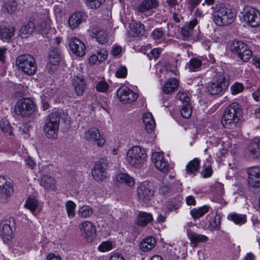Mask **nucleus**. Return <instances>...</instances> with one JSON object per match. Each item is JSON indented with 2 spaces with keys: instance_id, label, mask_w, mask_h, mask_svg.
Returning a JSON list of instances; mask_svg holds the SVG:
<instances>
[{
  "instance_id": "1",
  "label": "nucleus",
  "mask_w": 260,
  "mask_h": 260,
  "mask_svg": "<svg viewBox=\"0 0 260 260\" xmlns=\"http://www.w3.org/2000/svg\"><path fill=\"white\" fill-rule=\"evenodd\" d=\"M242 116L240 106L236 102L230 104L224 110L221 123L225 128H234L239 123Z\"/></svg>"
},
{
  "instance_id": "2",
  "label": "nucleus",
  "mask_w": 260,
  "mask_h": 260,
  "mask_svg": "<svg viewBox=\"0 0 260 260\" xmlns=\"http://www.w3.org/2000/svg\"><path fill=\"white\" fill-rule=\"evenodd\" d=\"M145 149L139 146L131 147L127 152L125 161L130 167L141 168L147 159Z\"/></svg>"
},
{
  "instance_id": "3",
  "label": "nucleus",
  "mask_w": 260,
  "mask_h": 260,
  "mask_svg": "<svg viewBox=\"0 0 260 260\" xmlns=\"http://www.w3.org/2000/svg\"><path fill=\"white\" fill-rule=\"evenodd\" d=\"M230 77L223 71L217 73L213 78V81L208 86V90L211 95L222 93L228 87Z\"/></svg>"
},
{
  "instance_id": "4",
  "label": "nucleus",
  "mask_w": 260,
  "mask_h": 260,
  "mask_svg": "<svg viewBox=\"0 0 260 260\" xmlns=\"http://www.w3.org/2000/svg\"><path fill=\"white\" fill-rule=\"evenodd\" d=\"M60 118V114L56 111L51 113L47 117L43 128L48 138L55 139L57 138Z\"/></svg>"
},
{
  "instance_id": "5",
  "label": "nucleus",
  "mask_w": 260,
  "mask_h": 260,
  "mask_svg": "<svg viewBox=\"0 0 260 260\" xmlns=\"http://www.w3.org/2000/svg\"><path fill=\"white\" fill-rule=\"evenodd\" d=\"M16 64L19 70L27 75H35L37 70L36 59L29 54H25L18 56Z\"/></svg>"
},
{
  "instance_id": "6",
  "label": "nucleus",
  "mask_w": 260,
  "mask_h": 260,
  "mask_svg": "<svg viewBox=\"0 0 260 260\" xmlns=\"http://www.w3.org/2000/svg\"><path fill=\"white\" fill-rule=\"evenodd\" d=\"M36 106L30 98H24L18 100L14 108L15 113L22 117H28L36 111Z\"/></svg>"
},
{
  "instance_id": "7",
  "label": "nucleus",
  "mask_w": 260,
  "mask_h": 260,
  "mask_svg": "<svg viewBox=\"0 0 260 260\" xmlns=\"http://www.w3.org/2000/svg\"><path fill=\"white\" fill-rule=\"evenodd\" d=\"M138 197L140 202L148 203L153 196L154 191L148 182H143L137 190Z\"/></svg>"
},
{
  "instance_id": "8",
  "label": "nucleus",
  "mask_w": 260,
  "mask_h": 260,
  "mask_svg": "<svg viewBox=\"0 0 260 260\" xmlns=\"http://www.w3.org/2000/svg\"><path fill=\"white\" fill-rule=\"evenodd\" d=\"M117 96L123 104H129L135 102L138 95L127 87L122 86L117 90Z\"/></svg>"
},
{
  "instance_id": "9",
  "label": "nucleus",
  "mask_w": 260,
  "mask_h": 260,
  "mask_svg": "<svg viewBox=\"0 0 260 260\" xmlns=\"http://www.w3.org/2000/svg\"><path fill=\"white\" fill-rule=\"evenodd\" d=\"M107 161L104 158L100 159L94 163V169L92 171L93 179L97 181L103 180L107 177Z\"/></svg>"
},
{
  "instance_id": "10",
  "label": "nucleus",
  "mask_w": 260,
  "mask_h": 260,
  "mask_svg": "<svg viewBox=\"0 0 260 260\" xmlns=\"http://www.w3.org/2000/svg\"><path fill=\"white\" fill-rule=\"evenodd\" d=\"M79 228L83 238L88 242H92L95 236V227L89 221L81 223Z\"/></svg>"
},
{
  "instance_id": "11",
  "label": "nucleus",
  "mask_w": 260,
  "mask_h": 260,
  "mask_svg": "<svg viewBox=\"0 0 260 260\" xmlns=\"http://www.w3.org/2000/svg\"><path fill=\"white\" fill-rule=\"evenodd\" d=\"M51 20L49 17H39L35 23L36 31L43 37L49 38V30L50 28Z\"/></svg>"
},
{
  "instance_id": "12",
  "label": "nucleus",
  "mask_w": 260,
  "mask_h": 260,
  "mask_svg": "<svg viewBox=\"0 0 260 260\" xmlns=\"http://www.w3.org/2000/svg\"><path fill=\"white\" fill-rule=\"evenodd\" d=\"M84 139L87 141L96 143L98 147H102L105 143V139L101 136L99 129L95 127L86 132Z\"/></svg>"
},
{
  "instance_id": "13",
  "label": "nucleus",
  "mask_w": 260,
  "mask_h": 260,
  "mask_svg": "<svg viewBox=\"0 0 260 260\" xmlns=\"http://www.w3.org/2000/svg\"><path fill=\"white\" fill-rule=\"evenodd\" d=\"M89 37L95 39L100 44H105L108 41V34L106 30L100 27H92L88 30Z\"/></svg>"
},
{
  "instance_id": "14",
  "label": "nucleus",
  "mask_w": 260,
  "mask_h": 260,
  "mask_svg": "<svg viewBox=\"0 0 260 260\" xmlns=\"http://www.w3.org/2000/svg\"><path fill=\"white\" fill-rule=\"evenodd\" d=\"M152 161L155 164L156 168L159 171L164 173L169 171V164L164 158L163 152H153L152 155Z\"/></svg>"
},
{
  "instance_id": "15",
  "label": "nucleus",
  "mask_w": 260,
  "mask_h": 260,
  "mask_svg": "<svg viewBox=\"0 0 260 260\" xmlns=\"http://www.w3.org/2000/svg\"><path fill=\"white\" fill-rule=\"evenodd\" d=\"M69 46L73 53L78 56H83L85 54L86 47L85 44L79 39H72L69 43Z\"/></svg>"
},
{
  "instance_id": "16",
  "label": "nucleus",
  "mask_w": 260,
  "mask_h": 260,
  "mask_svg": "<svg viewBox=\"0 0 260 260\" xmlns=\"http://www.w3.org/2000/svg\"><path fill=\"white\" fill-rule=\"evenodd\" d=\"M127 20L129 27V34L133 37H138L143 35L145 29L144 25L140 21H136L133 17Z\"/></svg>"
},
{
  "instance_id": "17",
  "label": "nucleus",
  "mask_w": 260,
  "mask_h": 260,
  "mask_svg": "<svg viewBox=\"0 0 260 260\" xmlns=\"http://www.w3.org/2000/svg\"><path fill=\"white\" fill-rule=\"evenodd\" d=\"M198 23L197 19L195 18L181 27V35L183 40H189L192 38L193 28Z\"/></svg>"
},
{
  "instance_id": "18",
  "label": "nucleus",
  "mask_w": 260,
  "mask_h": 260,
  "mask_svg": "<svg viewBox=\"0 0 260 260\" xmlns=\"http://www.w3.org/2000/svg\"><path fill=\"white\" fill-rule=\"evenodd\" d=\"M10 224V221L7 220H3L0 223V236L4 241L12 238L13 231Z\"/></svg>"
},
{
  "instance_id": "19",
  "label": "nucleus",
  "mask_w": 260,
  "mask_h": 260,
  "mask_svg": "<svg viewBox=\"0 0 260 260\" xmlns=\"http://www.w3.org/2000/svg\"><path fill=\"white\" fill-rule=\"evenodd\" d=\"M73 84L77 95H82L87 86L84 78L82 76H75L73 79Z\"/></svg>"
},
{
  "instance_id": "20",
  "label": "nucleus",
  "mask_w": 260,
  "mask_h": 260,
  "mask_svg": "<svg viewBox=\"0 0 260 260\" xmlns=\"http://www.w3.org/2000/svg\"><path fill=\"white\" fill-rule=\"evenodd\" d=\"M153 219V217L151 213L140 211L136 217V223L138 226L145 227L151 222Z\"/></svg>"
},
{
  "instance_id": "21",
  "label": "nucleus",
  "mask_w": 260,
  "mask_h": 260,
  "mask_svg": "<svg viewBox=\"0 0 260 260\" xmlns=\"http://www.w3.org/2000/svg\"><path fill=\"white\" fill-rule=\"evenodd\" d=\"M40 185L48 190H54L56 183L54 178L48 175H43L40 177Z\"/></svg>"
},
{
  "instance_id": "22",
  "label": "nucleus",
  "mask_w": 260,
  "mask_h": 260,
  "mask_svg": "<svg viewBox=\"0 0 260 260\" xmlns=\"http://www.w3.org/2000/svg\"><path fill=\"white\" fill-rule=\"evenodd\" d=\"M247 150L252 158H257L260 157V138L253 139L249 143Z\"/></svg>"
},
{
  "instance_id": "23",
  "label": "nucleus",
  "mask_w": 260,
  "mask_h": 260,
  "mask_svg": "<svg viewBox=\"0 0 260 260\" xmlns=\"http://www.w3.org/2000/svg\"><path fill=\"white\" fill-rule=\"evenodd\" d=\"M187 236L193 247H196L199 243L206 242L208 240L206 236L198 234L191 231H187Z\"/></svg>"
},
{
  "instance_id": "24",
  "label": "nucleus",
  "mask_w": 260,
  "mask_h": 260,
  "mask_svg": "<svg viewBox=\"0 0 260 260\" xmlns=\"http://www.w3.org/2000/svg\"><path fill=\"white\" fill-rule=\"evenodd\" d=\"M143 121L146 131L148 133H151L155 127V123L152 114L147 112L143 115Z\"/></svg>"
},
{
  "instance_id": "25",
  "label": "nucleus",
  "mask_w": 260,
  "mask_h": 260,
  "mask_svg": "<svg viewBox=\"0 0 260 260\" xmlns=\"http://www.w3.org/2000/svg\"><path fill=\"white\" fill-rule=\"evenodd\" d=\"M15 28L13 26L3 27L0 28V37L3 41L9 42L14 37Z\"/></svg>"
},
{
  "instance_id": "26",
  "label": "nucleus",
  "mask_w": 260,
  "mask_h": 260,
  "mask_svg": "<svg viewBox=\"0 0 260 260\" xmlns=\"http://www.w3.org/2000/svg\"><path fill=\"white\" fill-rule=\"evenodd\" d=\"M179 85V81L175 78H171L168 80L163 86V91L165 94L174 92Z\"/></svg>"
},
{
  "instance_id": "27",
  "label": "nucleus",
  "mask_w": 260,
  "mask_h": 260,
  "mask_svg": "<svg viewBox=\"0 0 260 260\" xmlns=\"http://www.w3.org/2000/svg\"><path fill=\"white\" fill-rule=\"evenodd\" d=\"M116 181L119 183H124L129 186L135 184L134 179L126 173H119L116 177Z\"/></svg>"
},
{
  "instance_id": "28",
  "label": "nucleus",
  "mask_w": 260,
  "mask_h": 260,
  "mask_svg": "<svg viewBox=\"0 0 260 260\" xmlns=\"http://www.w3.org/2000/svg\"><path fill=\"white\" fill-rule=\"evenodd\" d=\"M227 218L228 220L233 221L234 223L238 225H242L246 223L247 217L246 215L238 214L236 212L230 213Z\"/></svg>"
},
{
  "instance_id": "29",
  "label": "nucleus",
  "mask_w": 260,
  "mask_h": 260,
  "mask_svg": "<svg viewBox=\"0 0 260 260\" xmlns=\"http://www.w3.org/2000/svg\"><path fill=\"white\" fill-rule=\"evenodd\" d=\"M39 205V201L36 197L29 196L26 199L24 207L34 214L36 215V210Z\"/></svg>"
},
{
  "instance_id": "30",
  "label": "nucleus",
  "mask_w": 260,
  "mask_h": 260,
  "mask_svg": "<svg viewBox=\"0 0 260 260\" xmlns=\"http://www.w3.org/2000/svg\"><path fill=\"white\" fill-rule=\"evenodd\" d=\"M35 23L31 21L21 26L20 29V36L22 38H27L35 30Z\"/></svg>"
},
{
  "instance_id": "31",
  "label": "nucleus",
  "mask_w": 260,
  "mask_h": 260,
  "mask_svg": "<svg viewBox=\"0 0 260 260\" xmlns=\"http://www.w3.org/2000/svg\"><path fill=\"white\" fill-rule=\"evenodd\" d=\"M155 243V239L153 237H148L141 243L140 248L144 251H147L153 248Z\"/></svg>"
},
{
  "instance_id": "32",
  "label": "nucleus",
  "mask_w": 260,
  "mask_h": 260,
  "mask_svg": "<svg viewBox=\"0 0 260 260\" xmlns=\"http://www.w3.org/2000/svg\"><path fill=\"white\" fill-rule=\"evenodd\" d=\"M209 206H203L198 208H193L192 209L190 213L194 220L200 218L204 215L209 210Z\"/></svg>"
},
{
  "instance_id": "33",
  "label": "nucleus",
  "mask_w": 260,
  "mask_h": 260,
  "mask_svg": "<svg viewBox=\"0 0 260 260\" xmlns=\"http://www.w3.org/2000/svg\"><path fill=\"white\" fill-rule=\"evenodd\" d=\"M202 64V60L198 58L193 57L186 64V68L191 72H197L200 70Z\"/></svg>"
},
{
  "instance_id": "34",
  "label": "nucleus",
  "mask_w": 260,
  "mask_h": 260,
  "mask_svg": "<svg viewBox=\"0 0 260 260\" xmlns=\"http://www.w3.org/2000/svg\"><path fill=\"white\" fill-rule=\"evenodd\" d=\"M13 192V188L11 184L5 186L4 188H0V198L3 202H6L8 199L11 197Z\"/></svg>"
},
{
  "instance_id": "35",
  "label": "nucleus",
  "mask_w": 260,
  "mask_h": 260,
  "mask_svg": "<svg viewBox=\"0 0 260 260\" xmlns=\"http://www.w3.org/2000/svg\"><path fill=\"white\" fill-rule=\"evenodd\" d=\"M247 46L243 42L235 41L231 44L230 49L234 54L238 55L242 50H244Z\"/></svg>"
},
{
  "instance_id": "36",
  "label": "nucleus",
  "mask_w": 260,
  "mask_h": 260,
  "mask_svg": "<svg viewBox=\"0 0 260 260\" xmlns=\"http://www.w3.org/2000/svg\"><path fill=\"white\" fill-rule=\"evenodd\" d=\"M235 17H213V21L220 26H226L232 23Z\"/></svg>"
},
{
  "instance_id": "37",
  "label": "nucleus",
  "mask_w": 260,
  "mask_h": 260,
  "mask_svg": "<svg viewBox=\"0 0 260 260\" xmlns=\"http://www.w3.org/2000/svg\"><path fill=\"white\" fill-rule=\"evenodd\" d=\"M200 161L199 159L195 158L190 161L186 166V172L188 174L196 173L199 169Z\"/></svg>"
},
{
  "instance_id": "38",
  "label": "nucleus",
  "mask_w": 260,
  "mask_h": 260,
  "mask_svg": "<svg viewBox=\"0 0 260 260\" xmlns=\"http://www.w3.org/2000/svg\"><path fill=\"white\" fill-rule=\"evenodd\" d=\"M157 5L156 0H145L139 7V10L141 12H144L150 9L155 8Z\"/></svg>"
},
{
  "instance_id": "39",
  "label": "nucleus",
  "mask_w": 260,
  "mask_h": 260,
  "mask_svg": "<svg viewBox=\"0 0 260 260\" xmlns=\"http://www.w3.org/2000/svg\"><path fill=\"white\" fill-rule=\"evenodd\" d=\"M93 214V209L89 206H83L78 211V214L81 218H88Z\"/></svg>"
},
{
  "instance_id": "40",
  "label": "nucleus",
  "mask_w": 260,
  "mask_h": 260,
  "mask_svg": "<svg viewBox=\"0 0 260 260\" xmlns=\"http://www.w3.org/2000/svg\"><path fill=\"white\" fill-rule=\"evenodd\" d=\"M220 216L216 214L211 219L208 228L211 231H219L220 229Z\"/></svg>"
},
{
  "instance_id": "41",
  "label": "nucleus",
  "mask_w": 260,
  "mask_h": 260,
  "mask_svg": "<svg viewBox=\"0 0 260 260\" xmlns=\"http://www.w3.org/2000/svg\"><path fill=\"white\" fill-rule=\"evenodd\" d=\"M237 55L242 61L246 62L251 57L252 52L248 48V46H247L245 49H244V50H242L240 53H239Z\"/></svg>"
},
{
  "instance_id": "42",
  "label": "nucleus",
  "mask_w": 260,
  "mask_h": 260,
  "mask_svg": "<svg viewBox=\"0 0 260 260\" xmlns=\"http://www.w3.org/2000/svg\"><path fill=\"white\" fill-rule=\"evenodd\" d=\"M0 127L2 131L6 135L11 136L13 135V127L11 126L7 120H2L0 122Z\"/></svg>"
},
{
  "instance_id": "43",
  "label": "nucleus",
  "mask_w": 260,
  "mask_h": 260,
  "mask_svg": "<svg viewBox=\"0 0 260 260\" xmlns=\"http://www.w3.org/2000/svg\"><path fill=\"white\" fill-rule=\"evenodd\" d=\"M49 60L52 66H58L60 62V56L57 51L55 50H51L49 52Z\"/></svg>"
},
{
  "instance_id": "44",
  "label": "nucleus",
  "mask_w": 260,
  "mask_h": 260,
  "mask_svg": "<svg viewBox=\"0 0 260 260\" xmlns=\"http://www.w3.org/2000/svg\"><path fill=\"white\" fill-rule=\"evenodd\" d=\"M76 205L74 202L72 201H68L66 203V208L68 217L70 218H73L75 216V209Z\"/></svg>"
},
{
  "instance_id": "45",
  "label": "nucleus",
  "mask_w": 260,
  "mask_h": 260,
  "mask_svg": "<svg viewBox=\"0 0 260 260\" xmlns=\"http://www.w3.org/2000/svg\"><path fill=\"white\" fill-rule=\"evenodd\" d=\"M240 18L241 21L243 19L247 25L252 27H257L260 24V17H240Z\"/></svg>"
},
{
  "instance_id": "46",
  "label": "nucleus",
  "mask_w": 260,
  "mask_h": 260,
  "mask_svg": "<svg viewBox=\"0 0 260 260\" xmlns=\"http://www.w3.org/2000/svg\"><path fill=\"white\" fill-rule=\"evenodd\" d=\"M180 113L183 117L185 118H189L192 113V109L190 104L185 103V105H183Z\"/></svg>"
},
{
  "instance_id": "47",
  "label": "nucleus",
  "mask_w": 260,
  "mask_h": 260,
  "mask_svg": "<svg viewBox=\"0 0 260 260\" xmlns=\"http://www.w3.org/2000/svg\"><path fill=\"white\" fill-rule=\"evenodd\" d=\"M244 89V85L240 82H235L231 86V90L233 95H236L242 92Z\"/></svg>"
},
{
  "instance_id": "48",
  "label": "nucleus",
  "mask_w": 260,
  "mask_h": 260,
  "mask_svg": "<svg viewBox=\"0 0 260 260\" xmlns=\"http://www.w3.org/2000/svg\"><path fill=\"white\" fill-rule=\"evenodd\" d=\"M246 172L248 175V177L260 178V166H253L248 168Z\"/></svg>"
},
{
  "instance_id": "49",
  "label": "nucleus",
  "mask_w": 260,
  "mask_h": 260,
  "mask_svg": "<svg viewBox=\"0 0 260 260\" xmlns=\"http://www.w3.org/2000/svg\"><path fill=\"white\" fill-rule=\"evenodd\" d=\"M247 182L249 186L258 188L260 187V178L248 177Z\"/></svg>"
},
{
  "instance_id": "50",
  "label": "nucleus",
  "mask_w": 260,
  "mask_h": 260,
  "mask_svg": "<svg viewBox=\"0 0 260 260\" xmlns=\"http://www.w3.org/2000/svg\"><path fill=\"white\" fill-rule=\"evenodd\" d=\"M81 22V19L80 17H69L68 19V24L72 29L77 27Z\"/></svg>"
},
{
  "instance_id": "51",
  "label": "nucleus",
  "mask_w": 260,
  "mask_h": 260,
  "mask_svg": "<svg viewBox=\"0 0 260 260\" xmlns=\"http://www.w3.org/2000/svg\"><path fill=\"white\" fill-rule=\"evenodd\" d=\"M6 9L10 14H14L17 11V4L16 2L13 1H10L6 4Z\"/></svg>"
},
{
  "instance_id": "52",
  "label": "nucleus",
  "mask_w": 260,
  "mask_h": 260,
  "mask_svg": "<svg viewBox=\"0 0 260 260\" xmlns=\"http://www.w3.org/2000/svg\"><path fill=\"white\" fill-rule=\"evenodd\" d=\"M112 248V244L110 241H104L98 246V250L101 252H106L111 250Z\"/></svg>"
},
{
  "instance_id": "53",
  "label": "nucleus",
  "mask_w": 260,
  "mask_h": 260,
  "mask_svg": "<svg viewBox=\"0 0 260 260\" xmlns=\"http://www.w3.org/2000/svg\"><path fill=\"white\" fill-rule=\"evenodd\" d=\"M105 0H86L87 5L92 9L99 8Z\"/></svg>"
},
{
  "instance_id": "54",
  "label": "nucleus",
  "mask_w": 260,
  "mask_h": 260,
  "mask_svg": "<svg viewBox=\"0 0 260 260\" xmlns=\"http://www.w3.org/2000/svg\"><path fill=\"white\" fill-rule=\"evenodd\" d=\"M126 75L127 69L125 66H120L117 69L115 73V76L119 78H124Z\"/></svg>"
},
{
  "instance_id": "55",
  "label": "nucleus",
  "mask_w": 260,
  "mask_h": 260,
  "mask_svg": "<svg viewBox=\"0 0 260 260\" xmlns=\"http://www.w3.org/2000/svg\"><path fill=\"white\" fill-rule=\"evenodd\" d=\"M246 15L244 16H260L259 12L252 7H247L245 9Z\"/></svg>"
},
{
  "instance_id": "56",
  "label": "nucleus",
  "mask_w": 260,
  "mask_h": 260,
  "mask_svg": "<svg viewBox=\"0 0 260 260\" xmlns=\"http://www.w3.org/2000/svg\"><path fill=\"white\" fill-rule=\"evenodd\" d=\"M109 85L106 81H100L96 85V90L101 92H105L107 91Z\"/></svg>"
},
{
  "instance_id": "57",
  "label": "nucleus",
  "mask_w": 260,
  "mask_h": 260,
  "mask_svg": "<svg viewBox=\"0 0 260 260\" xmlns=\"http://www.w3.org/2000/svg\"><path fill=\"white\" fill-rule=\"evenodd\" d=\"M159 192L162 194H168L169 195H172V191L171 188V186H169L164 183H162V185L159 189Z\"/></svg>"
},
{
  "instance_id": "58",
  "label": "nucleus",
  "mask_w": 260,
  "mask_h": 260,
  "mask_svg": "<svg viewBox=\"0 0 260 260\" xmlns=\"http://www.w3.org/2000/svg\"><path fill=\"white\" fill-rule=\"evenodd\" d=\"M98 56L100 62L104 61L108 56V52L106 49H101L96 54Z\"/></svg>"
},
{
  "instance_id": "59",
  "label": "nucleus",
  "mask_w": 260,
  "mask_h": 260,
  "mask_svg": "<svg viewBox=\"0 0 260 260\" xmlns=\"http://www.w3.org/2000/svg\"><path fill=\"white\" fill-rule=\"evenodd\" d=\"M151 35L154 40H159L162 38L163 36V31L160 29L157 28L152 31Z\"/></svg>"
},
{
  "instance_id": "60",
  "label": "nucleus",
  "mask_w": 260,
  "mask_h": 260,
  "mask_svg": "<svg viewBox=\"0 0 260 260\" xmlns=\"http://www.w3.org/2000/svg\"><path fill=\"white\" fill-rule=\"evenodd\" d=\"M181 186V184L179 182H175L171 185V188L172 189L173 194L175 192H180L182 190Z\"/></svg>"
},
{
  "instance_id": "61",
  "label": "nucleus",
  "mask_w": 260,
  "mask_h": 260,
  "mask_svg": "<svg viewBox=\"0 0 260 260\" xmlns=\"http://www.w3.org/2000/svg\"><path fill=\"white\" fill-rule=\"evenodd\" d=\"M161 49L160 48H154L151 50L150 55L154 59H157L160 55Z\"/></svg>"
},
{
  "instance_id": "62",
  "label": "nucleus",
  "mask_w": 260,
  "mask_h": 260,
  "mask_svg": "<svg viewBox=\"0 0 260 260\" xmlns=\"http://www.w3.org/2000/svg\"><path fill=\"white\" fill-rule=\"evenodd\" d=\"M212 172V168L210 165H209L204 169L202 173L204 177H209L211 176Z\"/></svg>"
},
{
  "instance_id": "63",
  "label": "nucleus",
  "mask_w": 260,
  "mask_h": 260,
  "mask_svg": "<svg viewBox=\"0 0 260 260\" xmlns=\"http://www.w3.org/2000/svg\"><path fill=\"white\" fill-rule=\"evenodd\" d=\"M179 98L182 101L183 105H185V103L189 104L190 99L186 93H181L179 94Z\"/></svg>"
},
{
  "instance_id": "64",
  "label": "nucleus",
  "mask_w": 260,
  "mask_h": 260,
  "mask_svg": "<svg viewBox=\"0 0 260 260\" xmlns=\"http://www.w3.org/2000/svg\"><path fill=\"white\" fill-rule=\"evenodd\" d=\"M109 260H125L121 254L115 253L110 257Z\"/></svg>"
}]
</instances>
